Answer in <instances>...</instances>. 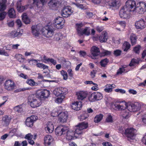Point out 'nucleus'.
<instances>
[{
    "instance_id": "nucleus-1",
    "label": "nucleus",
    "mask_w": 146,
    "mask_h": 146,
    "mask_svg": "<svg viewBox=\"0 0 146 146\" xmlns=\"http://www.w3.org/2000/svg\"><path fill=\"white\" fill-rule=\"evenodd\" d=\"M88 127L87 123L82 122L78 124L74 127L75 133L72 130H70L68 127L59 126L55 129L56 135L61 136L64 135L66 139L70 140L73 139L75 134L81 135L84 133V130Z\"/></svg>"
},
{
    "instance_id": "nucleus-2",
    "label": "nucleus",
    "mask_w": 146,
    "mask_h": 146,
    "mask_svg": "<svg viewBox=\"0 0 146 146\" xmlns=\"http://www.w3.org/2000/svg\"><path fill=\"white\" fill-rule=\"evenodd\" d=\"M28 103L33 108L38 107L41 104V100L36 94L31 95L29 97Z\"/></svg>"
},
{
    "instance_id": "nucleus-3",
    "label": "nucleus",
    "mask_w": 146,
    "mask_h": 146,
    "mask_svg": "<svg viewBox=\"0 0 146 146\" xmlns=\"http://www.w3.org/2000/svg\"><path fill=\"white\" fill-rule=\"evenodd\" d=\"M136 132V130L133 128H128L125 130V134L128 140L132 142V140H135Z\"/></svg>"
},
{
    "instance_id": "nucleus-4",
    "label": "nucleus",
    "mask_w": 146,
    "mask_h": 146,
    "mask_svg": "<svg viewBox=\"0 0 146 146\" xmlns=\"http://www.w3.org/2000/svg\"><path fill=\"white\" fill-rule=\"evenodd\" d=\"M141 105L138 102L133 103L127 104V109L130 112H135L139 110L141 108Z\"/></svg>"
},
{
    "instance_id": "nucleus-5",
    "label": "nucleus",
    "mask_w": 146,
    "mask_h": 146,
    "mask_svg": "<svg viewBox=\"0 0 146 146\" xmlns=\"http://www.w3.org/2000/svg\"><path fill=\"white\" fill-rule=\"evenodd\" d=\"M136 12L139 14L143 13L146 11V3L144 1H140L136 5Z\"/></svg>"
},
{
    "instance_id": "nucleus-6",
    "label": "nucleus",
    "mask_w": 146,
    "mask_h": 146,
    "mask_svg": "<svg viewBox=\"0 0 146 146\" xmlns=\"http://www.w3.org/2000/svg\"><path fill=\"white\" fill-rule=\"evenodd\" d=\"M136 3L133 0H128L126 2L125 5L124 6L130 12H136Z\"/></svg>"
},
{
    "instance_id": "nucleus-7",
    "label": "nucleus",
    "mask_w": 146,
    "mask_h": 146,
    "mask_svg": "<svg viewBox=\"0 0 146 146\" xmlns=\"http://www.w3.org/2000/svg\"><path fill=\"white\" fill-rule=\"evenodd\" d=\"M64 24V19L60 17H58L54 20L53 25L54 27L57 29L62 28Z\"/></svg>"
},
{
    "instance_id": "nucleus-8",
    "label": "nucleus",
    "mask_w": 146,
    "mask_h": 146,
    "mask_svg": "<svg viewBox=\"0 0 146 146\" xmlns=\"http://www.w3.org/2000/svg\"><path fill=\"white\" fill-rule=\"evenodd\" d=\"M42 33L43 35L47 38L52 37L54 34V29L50 27H46L42 30Z\"/></svg>"
},
{
    "instance_id": "nucleus-9",
    "label": "nucleus",
    "mask_w": 146,
    "mask_h": 146,
    "mask_svg": "<svg viewBox=\"0 0 146 146\" xmlns=\"http://www.w3.org/2000/svg\"><path fill=\"white\" fill-rule=\"evenodd\" d=\"M102 98V95L101 93L96 92L90 94L89 96L88 99L90 101L92 102L100 100Z\"/></svg>"
},
{
    "instance_id": "nucleus-10",
    "label": "nucleus",
    "mask_w": 146,
    "mask_h": 146,
    "mask_svg": "<svg viewBox=\"0 0 146 146\" xmlns=\"http://www.w3.org/2000/svg\"><path fill=\"white\" fill-rule=\"evenodd\" d=\"M74 11L70 6L64 7L62 11V15L64 17H68L73 13Z\"/></svg>"
},
{
    "instance_id": "nucleus-11",
    "label": "nucleus",
    "mask_w": 146,
    "mask_h": 146,
    "mask_svg": "<svg viewBox=\"0 0 146 146\" xmlns=\"http://www.w3.org/2000/svg\"><path fill=\"white\" fill-rule=\"evenodd\" d=\"M123 104L120 103L119 104L116 103L110 104L112 108L119 110H124L126 108H127V104L125 101L122 102Z\"/></svg>"
},
{
    "instance_id": "nucleus-12",
    "label": "nucleus",
    "mask_w": 146,
    "mask_h": 146,
    "mask_svg": "<svg viewBox=\"0 0 146 146\" xmlns=\"http://www.w3.org/2000/svg\"><path fill=\"white\" fill-rule=\"evenodd\" d=\"M131 12L129 11L124 6L122 7L119 11L120 17L123 19H128L130 16V13Z\"/></svg>"
},
{
    "instance_id": "nucleus-13",
    "label": "nucleus",
    "mask_w": 146,
    "mask_h": 146,
    "mask_svg": "<svg viewBox=\"0 0 146 146\" xmlns=\"http://www.w3.org/2000/svg\"><path fill=\"white\" fill-rule=\"evenodd\" d=\"M91 54L89 57L92 59H95L96 57L99 55L100 54L99 49L95 46H93L90 50Z\"/></svg>"
},
{
    "instance_id": "nucleus-14",
    "label": "nucleus",
    "mask_w": 146,
    "mask_h": 146,
    "mask_svg": "<svg viewBox=\"0 0 146 146\" xmlns=\"http://www.w3.org/2000/svg\"><path fill=\"white\" fill-rule=\"evenodd\" d=\"M38 119V117L35 115H32L28 117L25 121V124L28 127H32L34 122Z\"/></svg>"
},
{
    "instance_id": "nucleus-15",
    "label": "nucleus",
    "mask_w": 146,
    "mask_h": 146,
    "mask_svg": "<svg viewBox=\"0 0 146 146\" xmlns=\"http://www.w3.org/2000/svg\"><path fill=\"white\" fill-rule=\"evenodd\" d=\"M135 26L137 29H142L146 27V22L143 19L136 21L135 23Z\"/></svg>"
},
{
    "instance_id": "nucleus-16",
    "label": "nucleus",
    "mask_w": 146,
    "mask_h": 146,
    "mask_svg": "<svg viewBox=\"0 0 146 146\" xmlns=\"http://www.w3.org/2000/svg\"><path fill=\"white\" fill-rule=\"evenodd\" d=\"M50 94V92L46 90L39 91L36 94L40 99L47 98L49 96Z\"/></svg>"
},
{
    "instance_id": "nucleus-17",
    "label": "nucleus",
    "mask_w": 146,
    "mask_h": 146,
    "mask_svg": "<svg viewBox=\"0 0 146 146\" xmlns=\"http://www.w3.org/2000/svg\"><path fill=\"white\" fill-rule=\"evenodd\" d=\"M4 84L5 89L8 90H12L14 89L15 84L11 80H9L6 81Z\"/></svg>"
},
{
    "instance_id": "nucleus-18",
    "label": "nucleus",
    "mask_w": 146,
    "mask_h": 146,
    "mask_svg": "<svg viewBox=\"0 0 146 146\" xmlns=\"http://www.w3.org/2000/svg\"><path fill=\"white\" fill-rule=\"evenodd\" d=\"M68 114L67 111L60 112L58 115V120L62 123L66 121L68 118Z\"/></svg>"
},
{
    "instance_id": "nucleus-19",
    "label": "nucleus",
    "mask_w": 146,
    "mask_h": 146,
    "mask_svg": "<svg viewBox=\"0 0 146 146\" xmlns=\"http://www.w3.org/2000/svg\"><path fill=\"white\" fill-rule=\"evenodd\" d=\"M33 5L35 8L38 9L42 7L46 3L47 0H33Z\"/></svg>"
},
{
    "instance_id": "nucleus-20",
    "label": "nucleus",
    "mask_w": 146,
    "mask_h": 146,
    "mask_svg": "<svg viewBox=\"0 0 146 146\" xmlns=\"http://www.w3.org/2000/svg\"><path fill=\"white\" fill-rule=\"evenodd\" d=\"M41 29V27L38 25L32 26L31 27L32 32L33 35L35 37L38 36L40 34Z\"/></svg>"
},
{
    "instance_id": "nucleus-21",
    "label": "nucleus",
    "mask_w": 146,
    "mask_h": 146,
    "mask_svg": "<svg viewBox=\"0 0 146 146\" xmlns=\"http://www.w3.org/2000/svg\"><path fill=\"white\" fill-rule=\"evenodd\" d=\"M36 135H33L31 133L26 134L25 137V139L28 140L29 143L31 145H33L34 143V140L36 139Z\"/></svg>"
},
{
    "instance_id": "nucleus-22",
    "label": "nucleus",
    "mask_w": 146,
    "mask_h": 146,
    "mask_svg": "<svg viewBox=\"0 0 146 146\" xmlns=\"http://www.w3.org/2000/svg\"><path fill=\"white\" fill-rule=\"evenodd\" d=\"M12 117L10 115H5L2 118V122L5 126L8 125L11 122Z\"/></svg>"
},
{
    "instance_id": "nucleus-23",
    "label": "nucleus",
    "mask_w": 146,
    "mask_h": 146,
    "mask_svg": "<svg viewBox=\"0 0 146 146\" xmlns=\"http://www.w3.org/2000/svg\"><path fill=\"white\" fill-rule=\"evenodd\" d=\"M86 92L83 91H80L76 92V95L77 99L78 100H82L86 98L87 96Z\"/></svg>"
},
{
    "instance_id": "nucleus-24",
    "label": "nucleus",
    "mask_w": 146,
    "mask_h": 146,
    "mask_svg": "<svg viewBox=\"0 0 146 146\" xmlns=\"http://www.w3.org/2000/svg\"><path fill=\"white\" fill-rule=\"evenodd\" d=\"M54 127L52 122H49L46 124L45 130L47 133H52L54 131Z\"/></svg>"
},
{
    "instance_id": "nucleus-25",
    "label": "nucleus",
    "mask_w": 146,
    "mask_h": 146,
    "mask_svg": "<svg viewBox=\"0 0 146 146\" xmlns=\"http://www.w3.org/2000/svg\"><path fill=\"white\" fill-rule=\"evenodd\" d=\"M72 109L76 110H79L82 107V103L80 102H74L71 105Z\"/></svg>"
},
{
    "instance_id": "nucleus-26",
    "label": "nucleus",
    "mask_w": 146,
    "mask_h": 146,
    "mask_svg": "<svg viewBox=\"0 0 146 146\" xmlns=\"http://www.w3.org/2000/svg\"><path fill=\"white\" fill-rule=\"evenodd\" d=\"M53 140L52 137L50 135H47L44 138V143L45 145H50L51 143Z\"/></svg>"
},
{
    "instance_id": "nucleus-27",
    "label": "nucleus",
    "mask_w": 146,
    "mask_h": 146,
    "mask_svg": "<svg viewBox=\"0 0 146 146\" xmlns=\"http://www.w3.org/2000/svg\"><path fill=\"white\" fill-rule=\"evenodd\" d=\"M108 38V34L106 31H103L102 35L99 37V40L101 42H105L106 41Z\"/></svg>"
},
{
    "instance_id": "nucleus-28",
    "label": "nucleus",
    "mask_w": 146,
    "mask_h": 146,
    "mask_svg": "<svg viewBox=\"0 0 146 146\" xmlns=\"http://www.w3.org/2000/svg\"><path fill=\"white\" fill-rule=\"evenodd\" d=\"M21 0L18 1L17 3V8L18 12H22L27 7V6H21Z\"/></svg>"
},
{
    "instance_id": "nucleus-29",
    "label": "nucleus",
    "mask_w": 146,
    "mask_h": 146,
    "mask_svg": "<svg viewBox=\"0 0 146 146\" xmlns=\"http://www.w3.org/2000/svg\"><path fill=\"white\" fill-rule=\"evenodd\" d=\"M59 4L58 0H51L48 3L49 7L52 9H55Z\"/></svg>"
},
{
    "instance_id": "nucleus-30",
    "label": "nucleus",
    "mask_w": 146,
    "mask_h": 146,
    "mask_svg": "<svg viewBox=\"0 0 146 146\" xmlns=\"http://www.w3.org/2000/svg\"><path fill=\"white\" fill-rule=\"evenodd\" d=\"M115 85L114 84H107L105 86V88L104 89V91L107 93L111 92L112 89L115 87Z\"/></svg>"
},
{
    "instance_id": "nucleus-31",
    "label": "nucleus",
    "mask_w": 146,
    "mask_h": 146,
    "mask_svg": "<svg viewBox=\"0 0 146 146\" xmlns=\"http://www.w3.org/2000/svg\"><path fill=\"white\" fill-rule=\"evenodd\" d=\"M61 108L58 107V108H55L54 109L51 113V115L54 117L58 116V113H60L61 111Z\"/></svg>"
},
{
    "instance_id": "nucleus-32",
    "label": "nucleus",
    "mask_w": 146,
    "mask_h": 146,
    "mask_svg": "<svg viewBox=\"0 0 146 146\" xmlns=\"http://www.w3.org/2000/svg\"><path fill=\"white\" fill-rule=\"evenodd\" d=\"M7 0H0V12L4 11L6 8Z\"/></svg>"
},
{
    "instance_id": "nucleus-33",
    "label": "nucleus",
    "mask_w": 146,
    "mask_h": 146,
    "mask_svg": "<svg viewBox=\"0 0 146 146\" xmlns=\"http://www.w3.org/2000/svg\"><path fill=\"white\" fill-rule=\"evenodd\" d=\"M9 17L11 18H15L16 17V14L14 9L12 8L9 9L8 12Z\"/></svg>"
},
{
    "instance_id": "nucleus-34",
    "label": "nucleus",
    "mask_w": 146,
    "mask_h": 146,
    "mask_svg": "<svg viewBox=\"0 0 146 146\" xmlns=\"http://www.w3.org/2000/svg\"><path fill=\"white\" fill-rule=\"evenodd\" d=\"M90 33V30L88 27H86L84 29H82V30L80 32V33L78 34L80 36L82 35H83L88 36Z\"/></svg>"
},
{
    "instance_id": "nucleus-35",
    "label": "nucleus",
    "mask_w": 146,
    "mask_h": 146,
    "mask_svg": "<svg viewBox=\"0 0 146 146\" xmlns=\"http://www.w3.org/2000/svg\"><path fill=\"white\" fill-rule=\"evenodd\" d=\"M84 25L82 23H77L76 24L75 27L78 35L82 30L83 29L82 27Z\"/></svg>"
},
{
    "instance_id": "nucleus-36",
    "label": "nucleus",
    "mask_w": 146,
    "mask_h": 146,
    "mask_svg": "<svg viewBox=\"0 0 146 146\" xmlns=\"http://www.w3.org/2000/svg\"><path fill=\"white\" fill-rule=\"evenodd\" d=\"M130 39L131 43L132 45H135L136 42L137 37L136 35L133 34L131 33L130 37Z\"/></svg>"
},
{
    "instance_id": "nucleus-37",
    "label": "nucleus",
    "mask_w": 146,
    "mask_h": 146,
    "mask_svg": "<svg viewBox=\"0 0 146 146\" xmlns=\"http://www.w3.org/2000/svg\"><path fill=\"white\" fill-rule=\"evenodd\" d=\"M15 58L21 63H23L24 62L25 58L22 55L17 54L15 55Z\"/></svg>"
},
{
    "instance_id": "nucleus-38",
    "label": "nucleus",
    "mask_w": 146,
    "mask_h": 146,
    "mask_svg": "<svg viewBox=\"0 0 146 146\" xmlns=\"http://www.w3.org/2000/svg\"><path fill=\"white\" fill-rule=\"evenodd\" d=\"M121 115L122 116L125 118H128L131 115L130 112L127 110H123L121 112Z\"/></svg>"
},
{
    "instance_id": "nucleus-39",
    "label": "nucleus",
    "mask_w": 146,
    "mask_h": 146,
    "mask_svg": "<svg viewBox=\"0 0 146 146\" xmlns=\"http://www.w3.org/2000/svg\"><path fill=\"white\" fill-rule=\"evenodd\" d=\"M23 32L22 29H19L15 32H12V37H15L18 36H20L23 33Z\"/></svg>"
},
{
    "instance_id": "nucleus-40",
    "label": "nucleus",
    "mask_w": 146,
    "mask_h": 146,
    "mask_svg": "<svg viewBox=\"0 0 146 146\" xmlns=\"http://www.w3.org/2000/svg\"><path fill=\"white\" fill-rule=\"evenodd\" d=\"M22 17V20L25 23L28 24L30 22V20L28 18L26 13L23 14Z\"/></svg>"
},
{
    "instance_id": "nucleus-41",
    "label": "nucleus",
    "mask_w": 146,
    "mask_h": 146,
    "mask_svg": "<svg viewBox=\"0 0 146 146\" xmlns=\"http://www.w3.org/2000/svg\"><path fill=\"white\" fill-rule=\"evenodd\" d=\"M53 93L56 96L62 95L60 87L55 88L53 91Z\"/></svg>"
},
{
    "instance_id": "nucleus-42",
    "label": "nucleus",
    "mask_w": 146,
    "mask_h": 146,
    "mask_svg": "<svg viewBox=\"0 0 146 146\" xmlns=\"http://www.w3.org/2000/svg\"><path fill=\"white\" fill-rule=\"evenodd\" d=\"M77 1L76 3H73V4H74L78 8L81 9H84V7L83 5L82 4H79V3H82L83 2V0H75Z\"/></svg>"
},
{
    "instance_id": "nucleus-43",
    "label": "nucleus",
    "mask_w": 146,
    "mask_h": 146,
    "mask_svg": "<svg viewBox=\"0 0 146 146\" xmlns=\"http://www.w3.org/2000/svg\"><path fill=\"white\" fill-rule=\"evenodd\" d=\"M36 66L37 67L42 68L44 70H48V66L42 63L37 62V63L36 64Z\"/></svg>"
},
{
    "instance_id": "nucleus-44",
    "label": "nucleus",
    "mask_w": 146,
    "mask_h": 146,
    "mask_svg": "<svg viewBox=\"0 0 146 146\" xmlns=\"http://www.w3.org/2000/svg\"><path fill=\"white\" fill-rule=\"evenodd\" d=\"M120 3L119 0H112L110 3V5L113 7H116L119 5Z\"/></svg>"
},
{
    "instance_id": "nucleus-45",
    "label": "nucleus",
    "mask_w": 146,
    "mask_h": 146,
    "mask_svg": "<svg viewBox=\"0 0 146 146\" xmlns=\"http://www.w3.org/2000/svg\"><path fill=\"white\" fill-rule=\"evenodd\" d=\"M57 97V98L55 100V102L57 103H61L65 98V96L63 95H62Z\"/></svg>"
},
{
    "instance_id": "nucleus-46",
    "label": "nucleus",
    "mask_w": 146,
    "mask_h": 146,
    "mask_svg": "<svg viewBox=\"0 0 146 146\" xmlns=\"http://www.w3.org/2000/svg\"><path fill=\"white\" fill-rule=\"evenodd\" d=\"M130 45L127 42H125L123 44V48L124 51H127L130 48Z\"/></svg>"
},
{
    "instance_id": "nucleus-47",
    "label": "nucleus",
    "mask_w": 146,
    "mask_h": 146,
    "mask_svg": "<svg viewBox=\"0 0 146 146\" xmlns=\"http://www.w3.org/2000/svg\"><path fill=\"white\" fill-rule=\"evenodd\" d=\"M103 115L101 114L97 115L94 118V121L95 123L99 122L102 119Z\"/></svg>"
},
{
    "instance_id": "nucleus-48",
    "label": "nucleus",
    "mask_w": 146,
    "mask_h": 146,
    "mask_svg": "<svg viewBox=\"0 0 146 146\" xmlns=\"http://www.w3.org/2000/svg\"><path fill=\"white\" fill-rule=\"evenodd\" d=\"M26 83L29 85L32 86L37 85V83L35 82L33 80L31 79L27 80L26 81Z\"/></svg>"
},
{
    "instance_id": "nucleus-49",
    "label": "nucleus",
    "mask_w": 146,
    "mask_h": 146,
    "mask_svg": "<svg viewBox=\"0 0 146 146\" xmlns=\"http://www.w3.org/2000/svg\"><path fill=\"white\" fill-rule=\"evenodd\" d=\"M125 67H122L119 68L117 70L116 73L117 75H119L121 74L122 73L126 72Z\"/></svg>"
},
{
    "instance_id": "nucleus-50",
    "label": "nucleus",
    "mask_w": 146,
    "mask_h": 146,
    "mask_svg": "<svg viewBox=\"0 0 146 146\" xmlns=\"http://www.w3.org/2000/svg\"><path fill=\"white\" fill-rule=\"evenodd\" d=\"M62 38V35L61 33H58L55 35L54 38L56 40H59Z\"/></svg>"
},
{
    "instance_id": "nucleus-51",
    "label": "nucleus",
    "mask_w": 146,
    "mask_h": 146,
    "mask_svg": "<svg viewBox=\"0 0 146 146\" xmlns=\"http://www.w3.org/2000/svg\"><path fill=\"white\" fill-rule=\"evenodd\" d=\"M62 95H65L67 94L68 92V89L66 88L60 87Z\"/></svg>"
},
{
    "instance_id": "nucleus-52",
    "label": "nucleus",
    "mask_w": 146,
    "mask_h": 146,
    "mask_svg": "<svg viewBox=\"0 0 146 146\" xmlns=\"http://www.w3.org/2000/svg\"><path fill=\"white\" fill-rule=\"evenodd\" d=\"M108 60L106 58L102 60L100 62V64L102 66L105 67L108 62Z\"/></svg>"
},
{
    "instance_id": "nucleus-53",
    "label": "nucleus",
    "mask_w": 146,
    "mask_h": 146,
    "mask_svg": "<svg viewBox=\"0 0 146 146\" xmlns=\"http://www.w3.org/2000/svg\"><path fill=\"white\" fill-rule=\"evenodd\" d=\"M14 109L18 113L21 112L23 110L21 105H19L15 106L14 107Z\"/></svg>"
},
{
    "instance_id": "nucleus-54",
    "label": "nucleus",
    "mask_w": 146,
    "mask_h": 146,
    "mask_svg": "<svg viewBox=\"0 0 146 146\" xmlns=\"http://www.w3.org/2000/svg\"><path fill=\"white\" fill-rule=\"evenodd\" d=\"M41 61L45 63H47L49 58L45 55H42L41 56Z\"/></svg>"
},
{
    "instance_id": "nucleus-55",
    "label": "nucleus",
    "mask_w": 146,
    "mask_h": 146,
    "mask_svg": "<svg viewBox=\"0 0 146 146\" xmlns=\"http://www.w3.org/2000/svg\"><path fill=\"white\" fill-rule=\"evenodd\" d=\"M61 75L63 76V78L64 80H66L68 78V75L67 72L63 70L60 72Z\"/></svg>"
},
{
    "instance_id": "nucleus-56",
    "label": "nucleus",
    "mask_w": 146,
    "mask_h": 146,
    "mask_svg": "<svg viewBox=\"0 0 146 146\" xmlns=\"http://www.w3.org/2000/svg\"><path fill=\"white\" fill-rule=\"evenodd\" d=\"M39 61V60H38L33 59L29 60V62L30 65H36L37 62H38Z\"/></svg>"
},
{
    "instance_id": "nucleus-57",
    "label": "nucleus",
    "mask_w": 146,
    "mask_h": 146,
    "mask_svg": "<svg viewBox=\"0 0 146 146\" xmlns=\"http://www.w3.org/2000/svg\"><path fill=\"white\" fill-rule=\"evenodd\" d=\"M7 15V13L3 11L0 13V21L3 20L5 17Z\"/></svg>"
},
{
    "instance_id": "nucleus-58",
    "label": "nucleus",
    "mask_w": 146,
    "mask_h": 146,
    "mask_svg": "<svg viewBox=\"0 0 146 146\" xmlns=\"http://www.w3.org/2000/svg\"><path fill=\"white\" fill-rule=\"evenodd\" d=\"M138 63V61L135 59H132L129 64L130 66H134L136 64H137Z\"/></svg>"
},
{
    "instance_id": "nucleus-59",
    "label": "nucleus",
    "mask_w": 146,
    "mask_h": 146,
    "mask_svg": "<svg viewBox=\"0 0 146 146\" xmlns=\"http://www.w3.org/2000/svg\"><path fill=\"white\" fill-rule=\"evenodd\" d=\"M106 121L108 122H111L113 121L112 116L110 115H108L106 118Z\"/></svg>"
},
{
    "instance_id": "nucleus-60",
    "label": "nucleus",
    "mask_w": 146,
    "mask_h": 146,
    "mask_svg": "<svg viewBox=\"0 0 146 146\" xmlns=\"http://www.w3.org/2000/svg\"><path fill=\"white\" fill-rule=\"evenodd\" d=\"M140 46L138 45L135 47L133 49L134 51L137 53H139V50L140 48Z\"/></svg>"
},
{
    "instance_id": "nucleus-61",
    "label": "nucleus",
    "mask_w": 146,
    "mask_h": 146,
    "mask_svg": "<svg viewBox=\"0 0 146 146\" xmlns=\"http://www.w3.org/2000/svg\"><path fill=\"white\" fill-rule=\"evenodd\" d=\"M115 91L117 92H119L121 94H124L125 93V91L123 89H117L115 90Z\"/></svg>"
},
{
    "instance_id": "nucleus-62",
    "label": "nucleus",
    "mask_w": 146,
    "mask_h": 146,
    "mask_svg": "<svg viewBox=\"0 0 146 146\" xmlns=\"http://www.w3.org/2000/svg\"><path fill=\"white\" fill-rule=\"evenodd\" d=\"M50 63L54 65H55L56 64V60L52 58H49L47 63Z\"/></svg>"
},
{
    "instance_id": "nucleus-63",
    "label": "nucleus",
    "mask_w": 146,
    "mask_h": 146,
    "mask_svg": "<svg viewBox=\"0 0 146 146\" xmlns=\"http://www.w3.org/2000/svg\"><path fill=\"white\" fill-rule=\"evenodd\" d=\"M121 51L119 50H115L114 52V55L115 56H118L120 55Z\"/></svg>"
},
{
    "instance_id": "nucleus-64",
    "label": "nucleus",
    "mask_w": 146,
    "mask_h": 146,
    "mask_svg": "<svg viewBox=\"0 0 146 146\" xmlns=\"http://www.w3.org/2000/svg\"><path fill=\"white\" fill-rule=\"evenodd\" d=\"M102 144L104 146H112V145L110 142L107 141L103 142Z\"/></svg>"
}]
</instances>
